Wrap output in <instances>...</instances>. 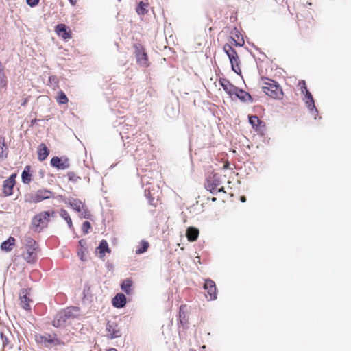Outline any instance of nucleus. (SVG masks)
<instances>
[{
    "label": "nucleus",
    "mask_w": 351,
    "mask_h": 351,
    "mask_svg": "<svg viewBox=\"0 0 351 351\" xmlns=\"http://www.w3.org/2000/svg\"><path fill=\"white\" fill-rule=\"evenodd\" d=\"M80 308L77 306H70L64 308L55 315L52 325L56 328H60L71 324V320L77 317Z\"/></svg>",
    "instance_id": "1"
},
{
    "label": "nucleus",
    "mask_w": 351,
    "mask_h": 351,
    "mask_svg": "<svg viewBox=\"0 0 351 351\" xmlns=\"http://www.w3.org/2000/svg\"><path fill=\"white\" fill-rule=\"evenodd\" d=\"M36 342L43 348H55L56 351L58 350L57 346H65V343L58 338L56 334L45 333L36 336Z\"/></svg>",
    "instance_id": "2"
},
{
    "label": "nucleus",
    "mask_w": 351,
    "mask_h": 351,
    "mask_svg": "<svg viewBox=\"0 0 351 351\" xmlns=\"http://www.w3.org/2000/svg\"><path fill=\"white\" fill-rule=\"evenodd\" d=\"M262 88L264 93L270 97L276 99H282V89L276 81L267 79V82H265V86Z\"/></svg>",
    "instance_id": "3"
},
{
    "label": "nucleus",
    "mask_w": 351,
    "mask_h": 351,
    "mask_svg": "<svg viewBox=\"0 0 351 351\" xmlns=\"http://www.w3.org/2000/svg\"><path fill=\"white\" fill-rule=\"evenodd\" d=\"M159 192L158 186H151L150 184H147L146 185V188L144 191V195L151 206L157 207L160 204Z\"/></svg>",
    "instance_id": "4"
},
{
    "label": "nucleus",
    "mask_w": 351,
    "mask_h": 351,
    "mask_svg": "<svg viewBox=\"0 0 351 351\" xmlns=\"http://www.w3.org/2000/svg\"><path fill=\"white\" fill-rule=\"evenodd\" d=\"M134 48L137 64L143 67H148L149 63L144 47L141 44L136 43L134 45Z\"/></svg>",
    "instance_id": "5"
},
{
    "label": "nucleus",
    "mask_w": 351,
    "mask_h": 351,
    "mask_svg": "<svg viewBox=\"0 0 351 351\" xmlns=\"http://www.w3.org/2000/svg\"><path fill=\"white\" fill-rule=\"evenodd\" d=\"M68 203L71 208L79 213L80 217L89 219L90 216V212L85 208L84 204L80 200L71 198L69 199Z\"/></svg>",
    "instance_id": "6"
},
{
    "label": "nucleus",
    "mask_w": 351,
    "mask_h": 351,
    "mask_svg": "<svg viewBox=\"0 0 351 351\" xmlns=\"http://www.w3.org/2000/svg\"><path fill=\"white\" fill-rule=\"evenodd\" d=\"M222 183L221 176L219 173H214L208 176L205 183V188L212 194H217V188Z\"/></svg>",
    "instance_id": "7"
},
{
    "label": "nucleus",
    "mask_w": 351,
    "mask_h": 351,
    "mask_svg": "<svg viewBox=\"0 0 351 351\" xmlns=\"http://www.w3.org/2000/svg\"><path fill=\"white\" fill-rule=\"evenodd\" d=\"M299 84H301V91L302 94L304 95L305 99H306V105L307 108L311 112L315 110L316 112H317V110L315 106V101L313 95H311V92L307 88L305 81L302 80L301 82H299Z\"/></svg>",
    "instance_id": "8"
},
{
    "label": "nucleus",
    "mask_w": 351,
    "mask_h": 351,
    "mask_svg": "<svg viewBox=\"0 0 351 351\" xmlns=\"http://www.w3.org/2000/svg\"><path fill=\"white\" fill-rule=\"evenodd\" d=\"M50 165L58 169L64 170L70 167V161L66 156H53L51 159Z\"/></svg>",
    "instance_id": "9"
},
{
    "label": "nucleus",
    "mask_w": 351,
    "mask_h": 351,
    "mask_svg": "<svg viewBox=\"0 0 351 351\" xmlns=\"http://www.w3.org/2000/svg\"><path fill=\"white\" fill-rule=\"evenodd\" d=\"M106 330L108 332L107 336L109 339H113L122 335L120 327L115 322L108 321L106 326Z\"/></svg>",
    "instance_id": "10"
},
{
    "label": "nucleus",
    "mask_w": 351,
    "mask_h": 351,
    "mask_svg": "<svg viewBox=\"0 0 351 351\" xmlns=\"http://www.w3.org/2000/svg\"><path fill=\"white\" fill-rule=\"evenodd\" d=\"M204 289L206 290L207 295H208L210 300H214L217 299V289L216 287L215 282L210 278H208L205 280L204 284Z\"/></svg>",
    "instance_id": "11"
},
{
    "label": "nucleus",
    "mask_w": 351,
    "mask_h": 351,
    "mask_svg": "<svg viewBox=\"0 0 351 351\" xmlns=\"http://www.w3.org/2000/svg\"><path fill=\"white\" fill-rule=\"evenodd\" d=\"M16 178V173H12L8 179L3 181V190L5 196H10L13 193Z\"/></svg>",
    "instance_id": "12"
},
{
    "label": "nucleus",
    "mask_w": 351,
    "mask_h": 351,
    "mask_svg": "<svg viewBox=\"0 0 351 351\" xmlns=\"http://www.w3.org/2000/svg\"><path fill=\"white\" fill-rule=\"evenodd\" d=\"M233 95H234L236 98L239 99L242 102L249 101L252 103L254 101L252 95L249 93L237 86H236L234 91L232 93V96Z\"/></svg>",
    "instance_id": "13"
},
{
    "label": "nucleus",
    "mask_w": 351,
    "mask_h": 351,
    "mask_svg": "<svg viewBox=\"0 0 351 351\" xmlns=\"http://www.w3.org/2000/svg\"><path fill=\"white\" fill-rule=\"evenodd\" d=\"M53 196V192L47 189L38 190L32 197L34 202H40L43 200L49 199Z\"/></svg>",
    "instance_id": "14"
},
{
    "label": "nucleus",
    "mask_w": 351,
    "mask_h": 351,
    "mask_svg": "<svg viewBox=\"0 0 351 351\" xmlns=\"http://www.w3.org/2000/svg\"><path fill=\"white\" fill-rule=\"evenodd\" d=\"M55 30L56 34L64 40H67L71 38V31L69 29V27L63 23L58 24L56 26Z\"/></svg>",
    "instance_id": "15"
},
{
    "label": "nucleus",
    "mask_w": 351,
    "mask_h": 351,
    "mask_svg": "<svg viewBox=\"0 0 351 351\" xmlns=\"http://www.w3.org/2000/svg\"><path fill=\"white\" fill-rule=\"evenodd\" d=\"M126 303L127 298L122 293H117L112 300V304L113 306L117 308H122L125 307Z\"/></svg>",
    "instance_id": "16"
},
{
    "label": "nucleus",
    "mask_w": 351,
    "mask_h": 351,
    "mask_svg": "<svg viewBox=\"0 0 351 351\" xmlns=\"http://www.w3.org/2000/svg\"><path fill=\"white\" fill-rule=\"evenodd\" d=\"M219 83L224 91L232 99V93L234 91L236 86L232 84L228 79L222 77L219 79Z\"/></svg>",
    "instance_id": "17"
},
{
    "label": "nucleus",
    "mask_w": 351,
    "mask_h": 351,
    "mask_svg": "<svg viewBox=\"0 0 351 351\" xmlns=\"http://www.w3.org/2000/svg\"><path fill=\"white\" fill-rule=\"evenodd\" d=\"M38 249L32 248V249H27L26 252H24L22 254L23 258L28 263H34L36 261L37 257V251Z\"/></svg>",
    "instance_id": "18"
},
{
    "label": "nucleus",
    "mask_w": 351,
    "mask_h": 351,
    "mask_svg": "<svg viewBox=\"0 0 351 351\" xmlns=\"http://www.w3.org/2000/svg\"><path fill=\"white\" fill-rule=\"evenodd\" d=\"M27 290L26 289H21L20 290L19 293V298L21 300V306L25 309L29 310L30 309V306L29 302L31 301V300L27 297Z\"/></svg>",
    "instance_id": "19"
},
{
    "label": "nucleus",
    "mask_w": 351,
    "mask_h": 351,
    "mask_svg": "<svg viewBox=\"0 0 351 351\" xmlns=\"http://www.w3.org/2000/svg\"><path fill=\"white\" fill-rule=\"evenodd\" d=\"M199 234V230L198 228L190 226L187 228L186 232V237L189 241L194 242L197 240Z\"/></svg>",
    "instance_id": "20"
},
{
    "label": "nucleus",
    "mask_w": 351,
    "mask_h": 351,
    "mask_svg": "<svg viewBox=\"0 0 351 351\" xmlns=\"http://www.w3.org/2000/svg\"><path fill=\"white\" fill-rule=\"evenodd\" d=\"M16 239L13 237H10L7 240L1 243L0 249L1 251L9 252L12 251L15 245Z\"/></svg>",
    "instance_id": "21"
},
{
    "label": "nucleus",
    "mask_w": 351,
    "mask_h": 351,
    "mask_svg": "<svg viewBox=\"0 0 351 351\" xmlns=\"http://www.w3.org/2000/svg\"><path fill=\"white\" fill-rule=\"evenodd\" d=\"M223 49L226 54L228 56L230 62H232V60L236 61L237 59H238L237 52L231 45L225 44Z\"/></svg>",
    "instance_id": "22"
},
{
    "label": "nucleus",
    "mask_w": 351,
    "mask_h": 351,
    "mask_svg": "<svg viewBox=\"0 0 351 351\" xmlns=\"http://www.w3.org/2000/svg\"><path fill=\"white\" fill-rule=\"evenodd\" d=\"M48 221H32L29 229L35 232L40 233L43 228L47 226Z\"/></svg>",
    "instance_id": "23"
},
{
    "label": "nucleus",
    "mask_w": 351,
    "mask_h": 351,
    "mask_svg": "<svg viewBox=\"0 0 351 351\" xmlns=\"http://www.w3.org/2000/svg\"><path fill=\"white\" fill-rule=\"evenodd\" d=\"M49 149L45 144L41 143L38 147V158L40 161H44L49 154Z\"/></svg>",
    "instance_id": "24"
},
{
    "label": "nucleus",
    "mask_w": 351,
    "mask_h": 351,
    "mask_svg": "<svg viewBox=\"0 0 351 351\" xmlns=\"http://www.w3.org/2000/svg\"><path fill=\"white\" fill-rule=\"evenodd\" d=\"M165 112L171 118L176 117L179 113V108L176 104L168 103L165 106Z\"/></svg>",
    "instance_id": "25"
},
{
    "label": "nucleus",
    "mask_w": 351,
    "mask_h": 351,
    "mask_svg": "<svg viewBox=\"0 0 351 351\" xmlns=\"http://www.w3.org/2000/svg\"><path fill=\"white\" fill-rule=\"evenodd\" d=\"M22 243L25 246L26 249L36 248L38 249V244L32 237L25 235L21 240Z\"/></svg>",
    "instance_id": "26"
},
{
    "label": "nucleus",
    "mask_w": 351,
    "mask_h": 351,
    "mask_svg": "<svg viewBox=\"0 0 351 351\" xmlns=\"http://www.w3.org/2000/svg\"><path fill=\"white\" fill-rule=\"evenodd\" d=\"M21 180L24 184H29L32 180L31 167L27 165L25 167L22 173Z\"/></svg>",
    "instance_id": "27"
},
{
    "label": "nucleus",
    "mask_w": 351,
    "mask_h": 351,
    "mask_svg": "<svg viewBox=\"0 0 351 351\" xmlns=\"http://www.w3.org/2000/svg\"><path fill=\"white\" fill-rule=\"evenodd\" d=\"M133 285V282L131 278H126L122 281L120 285L121 290L127 295H130L132 292L131 287Z\"/></svg>",
    "instance_id": "28"
},
{
    "label": "nucleus",
    "mask_w": 351,
    "mask_h": 351,
    "mask_svg": "<svg viewBox=\"0 0 351 351\" xmlns=\"http://www.w3.org/2000/svg\"><path fill=\"white\" fill-rule=\"evenodd\" d=\"M8 147L5 143L4 136H0V158H6L8 154Z\"/></svg>",
    "instance_id": "29"
},
{
    "label": "nucleus",
    "mask_w": 351,
    "mask_h": 351,
    "mask_svg": "<svg viewBox=\"0 0 351 351\" xmlns=\"http://www.w3.org/2000/svg\"><path fill=\"white\" fill-rule=\"evenodd\" d=\"M58 216L63 218V219H71L67 211L62 208L56 209V210L52 211V218H57Z\"/></svg>",
    "instance_id": "30"
},
{
    "label": "nucleus",
    "mask_w": 351,
    "mask_h": 351,
    "mask_svg": "<svg viewBox=\"0 0 351 351\" xmlns=\"http://www.w3.org/2000/svg\"><path fill=\"white\" fill-rule=\"evenodd\" d=\"M99 250V256L103 257L105 255L106 252H110V249L109 248L108 243L106 240H102L100 241L99 246L97 247Z\"/></svg>",
    "instance_id": "31"
},
{
    "label": "nucleus",
    "mask_w": 351,
    "mask_h": 351,
    "mask_svg": "<svg viewBox=\"0 0 351 351\" xmlns=\"http://www.w3.org/2000/svg\"><path fill=\"white\" fill-rule=\"evenodd\" d=\"M249 123L252 128L258 130V127L263 123V121L260 120L257 115H249Z\"/></svg>",
    "instance_id": "32"
},
{
    "label": "nucleus",
    "mask_w": 351,
    "mask_h": 351,
    "mask_svg": "<svg viewBox=\"0 0 351 351\" xmlns=\"http://www.w3.org/2000/svg\"><path fill=\"white\" fill-rule=\"evenodd\" d=\"M185 308V305H181L179 310V319L182 325H184L188 323V319L186 318V315L184 313Z\"/></svg>",
    "instance_id": "33"
},
{
    "label": "nucleus",
    "mask_w": 351,
    "mask_h": 351,
    "mask_svg": "<svg viewBox=\"0 0 351 351\" xmlns=\"http://www.w3.org/2000/svg\"><path fill=\"white\" fill-rule=\"evenodd\" d=\"M147 5L143 1H140L136 6V11L139 15H144L147 12L146 7Z\"/></svg>",
    "instance_id": "34"
},
{
    "label": "nucleus",
    "mask_w": 351,
    "mask_h": 351,
    "mask_svg": "<svg viewBox=\"0 0 351 351\" xmlns=\"http://www.w3.org/2000/svg\"><path fill=\"white\" fill-rule=\"evenodd\" d=\"M8 86V77L5 71L0 72V89H6Z\"/></svg>",
    "instance_id": "35"
},
{
    "label": "nucleus",
    "mask_w": 351,
    "mask_h": 351,
    "mask_svg": "<svg viewBox=\"0 0 351 351\" xmlns=\"http://www.w3.org/2000/svg\"><path fill=\"white\" fill-rule=\"evenodd\" d=\"M239 63H240V60H239V57H238V59H237L236 61L232 60V62H230L232 70L234 73H236L237 74L241 75V69L239 67Z\"/></svg>",
    "instance_id": "36"
},
{
    "label": "nucleus",
    "mask_w": 351,
    "mask_h": 351,
    "mask_svg": "<svg viewBox=\"0 0 351 351\" xmlns=\"http://www.w3.org/2000/svg\"><path fill=\"white\" fill-rule=\"evenodd\" d=\"M52 211L48 210L35 215L32 219H49L51 217Z\"/></svg>",
    "instance_id": "37"
},
{
    "label": "nucleus",
    "mask_w": 351,
    "mask_h": 351,
    "mask_svg": "<svg viewBox=\"0 0 351 351\" xmlns=\"http://www.w3.org/2000/svg\"><path fill=\"white\" fill-rule=\"evenodd\" d=\"M149 247V243L145 241H142L141 242V246L136 250V253L137 254H143L145 252Z\"/></svg>",
    "instance_id": "38"
},
{
    "label": "nucleus",
    "mask_w": 351,
    "mask_h": 351,
    "mask_svg": "<svg viewBox=\"0 0 351 351\" xmlns=\"http://www.w3.org/2000/svg\"><path fill=\"white\" fill-rule=\"evenodd\" d=\"M57 100L58 102L60 104H66L69 101L66 94L62 91H60L58 93Z\"/></svg>",
    "instance_id": "39"
},
{
    "label": "nucleus",
    "mask_w": 351,
    "mask_h": 351,
    "mask_svg": "<svg viewBox=\"0 0 351 351\" xmlns=\"http://www.w3.org/2000/svg\"><path fill=\"white\" fill-rule=\"evenodd\" d=\"M68 179L69 181L76 183L81 180V178L77 176L73 171H69L67 173Z\"/></svg>",
    "instance_id": "40"
},
{
    "label": "nucleus",
    "mask_w": 351,
    "mask_h": 351,
    "mask_svg": "<svg viewBox=\"0 0 351 351\" xmlns=\"http://www.w3.org/2000/svg\"><path fill=\"white\" fill-rule=\"evenodd\" d=\"M91 228V225L88 221H84L82 224V230L84 234H88Z\"/></svg>",
    "instance_id": "41"
},
{
    "label": "nucleus",
    "mask_w": 351,
    "mask_h": 351,
    "mask_svg": "<svg viewBox=\"0 0 351 351\" xmlns=\"http://www.w3.org/2000/svg\"><path fill=\"white\" fill-rule=\"evenodd\" d=\"M0 339L2 341L3 346L5 347L8 344L9 340L2 332H0Z\"/></svg>",
    "instance_id": "42"
},
{
    "label": "nucleus",
    "mask_w": 351,
    "mask_h": 351,
    "mask_svg": "<svg viewBox=\"0 0 351 351\" xmlns=\"http://www.w3.org/2000/svg\"><path fill=\"white\" fill-rule=\"evenodd\" d=\"M231 33L234 34L233 36L235 37L237 40H241L240 37L241 38L243 36L237 27H234L233 31Z\"/></svg>",
    "instance_id": "43"
},
{
    "label": "nucleus",
    "mask_w": 351,
    "mask_h": 351,
    "mask_svg": "<svg viewBox=\"0 0 351 351\" xmlns=\"http://www.w3.org/2000/svg\"><path fill=\"white\" fill-rule=\"evenodd\" d=\"M40 0H26L27 4L30 7H35L39 3Z\"/></svg>",
    "instance_id": "44"
},
{
    "label": "nucleus",
    "mask_w": 351,
    "mask_h": 351,
    "mask_svg": "<svg viewBox=\"0 0 351 351\" xmlns=\"http://www.w3.org/2000/svg\"><path fill=\"white\" fill-rule=\"evenodd\" d=\"M245 44L243 37L241 36V40H237V43H235L234 46L236 47H242Z\"/></svg>",
    "instance_id": "45"
},
{
    "label": "nucleus",
    "mask_w": 351,
    "mask_h": 351,
    "mask_svg": "<svg viewBox=\"0 0 351 351\" xmlns=\"http://www.w3.org/2000/svg\"><path fill=\"white\" fill-rule=\"evenodd\" d=\"M237 40L235 38V37H234L233 36H230V40H229V42H230V45H231L232 46V45H235V43H237Z\"/></svg>",
    "instance_id": "46"
},
{
    "label": "nucleus",
    "mask_w": 351,
    "mask_h": 351,
    "mask_svg": "<svg viewBox=\"0 0 351 351\" xmlns=\"http://www.w3.org/2000/svg\"><path fill=\"white\" fill-rule=\"evenodd\" d=\"M28 102V98L25 97L22 99V102L21 104V106H25Z\"/></svg>",
    "instance_id": "47"
},
{
    "label": "nucleus",
    "mask_w": 351,
    "mask_h": 351,
    "mask_svg": "<svg viewBox=\"0 0 351 351\" xmlns=\"http://www.w3.org/2000/svg\"><path fill=\"white\" fill-rule=\"evenodd\" d=\"M38 120L37 119H32L30 122V127H33Z\"/></svg>",
    "instance_id": "48"
},
{
    "label": "nucleus",
    "mask_w": 351,
    "mask_h": 351,
    "mask_svg": "<svg viewBox=\"0 0 351 351\" xmlns=\"http://www.w3.org/2000/svg\"><path fill=\"white\" fill-rule=\"evenodd\" d=\"M220 192H223V193H225V189H224V187H223V186H222V187H221V188H219V189H217V193H220Z\"/></svg>",
    "instance_id": "49"
},
{
    "label": "nucleus",
    "mask_w": 351,
    "mask_h": 351,
    "mask_svg": "<svg viewBox=\"0 0 351 351\" xmlns=\"http://www.w3.org/2000/svg\"><path fill=\"white\" fill-rule=\"evenodd\" d=\"M240 200H241V202H243V203L245 202H246V200H247L246 197H245V196H244V195H241V196L240 197Z\"/></svg>",
    "instance_id": "50"
},
{
    "label": "nucleus",
    "mask_w": 351,
    "mask_h": 351,
    "mask_svg": "<svg viewBox=\"0 0 351 351\" xmlns=\"http://www.w3.org/2000/svg\"><path fill=\"white\" fill-rule=\"evenodd\" d=\"M79 243L81 245L82 248H83L84 244H86V241L82 239L79 241Z\"/></svg>",
    "instance_id": "51"
},
{
    "label": "nucleus",
    "mask_w": 351,
    "mask_h": 351,
    "mask_svg": "<svg viewBox=\"0 0 351 351\" xmlns=\"http://www.w3.org/2000/svg\"><path fill=\"white\" fill-rule=\"evenodd\" d=\"M5 71V68L1 62L0 61V72Z\"/></svg>",
    "instance_id": "52"
},
{
    "label": "nucleus",
    "mask_w": 351,
    "mask_h": 351,
    "mask_svg": "<svg viewBox=\"0 0 351 351\" xmlns=\"http://www.w3.org/2000/svg\"><path fill=\"white\" fill-rule=\"evenodd\" d=\"M72 221H66L67 223H68V226L69 227L70 229H71L73 228V223H72Z\"/></svg>",
    "instance_id": "53"
},
{
    "label": "nucleus",
    "mask_w": 351,
    "mask_h": 351,
    "mask_svg": "<svg viewBox=\"0 0 351 351\" xmlns=\"http://www.w3.org/2000/svg\"><path fill=\"white\" fill-rule=\"evenodd\" d=\"M69 1L72 5H75L77 3V0H69Z\"/></svg>",
    "instance_id": "54"
},
{
    "label": "nucleus",
    "mask_w": 351,
    "mask_h": 351,
    "mask_svg": "<svg viewBox=\"0 0 351 351\" xmlns=\"http://www.w3.org/2000/svg\"><path fill=\"white\" fill-rule=\"evenodd\" d=\"M83 257H84V252L82 250L81 251V255H80V259L82 261H84V258Z\"/></svg>",
    "instance_id": "55"
},
{
    "label": "nucleus",
    "mask_w": 351,
    "mask_h": 351,
    "mask_svg": "<svg viewBox=\"0 0 351 351\" xmlns=\"http://www.w3.org/2000/svg\"><path fill=\"white\" fill-rule=\"evenodd\" d=\"M106 351H117V350L115 348H110V349L107 350Z\"/></svg>",
    "instance_id": "56"
},
{
    "label": "nucleus",
    "mask_w": 351,
    "mask_h": 351,
    "mask_svg": "<svg viewBox=\"0 0 351 351\" xmlns=\"http://www.w3.org/2000/svg\"><path fill=\"white\" fill-rule=\"evenodd\" d=\"M306 5H307L306 7L307 6H311L312 5V3L311 2H307Z\"/></svg>",
    "instance_id": "57"
},
{
    "label": "nucleus",
    "mask_w": 351,
    "mask_h": 351,
    "mask_svg": "<svg viewBox=\"0 0 351 351\" xmlns=\"http://www.w3.org/2000/svg\"><path fill=\"white\" fill-rule=\"evenodd\" d=\"M252 46H253V47H254V48H255L256 50L260 51L259 48H258V47H256V46H254V44H252Z\"/></svg>",
    "instance_id": "58"
},
{
    "label": "nucleus",
    "mask_w": 351,
    "mask_h": 351,
    "mask_svg": "<svg viewBox=\"0 0 351 351\" xmlns=\"http://www.w3.org/2000/svg\"><path fill=\"white\" fill-rule=\"evenodd\" d=\"M212 200H213V201H215V200H216V198H215V197H214V198H213V199H212Z\"/></svg>",
    "instance_id": "59"
},
{
    "label": "nucleus",
    "mask_w": 351,
    "mask_h": 351,
    "mask_svg": "<svg viewBox=\"0 0 351 351\" xmlns=\"http://www.w3.org/2000/svg\"><path fill=\"white\" fill-rule=\"evenodd\" d=\"M186 217V215H184V217H183V219H186L185 218Z\"/></svg>",
    "instance_id": "60"
}]
</instances>
